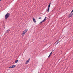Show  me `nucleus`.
<instances>
[{
    "label": "nucleus",
    "instance_id": "nucleus-18",
    "mask_svg": "<svg viewBox=\"0 0 73 73\" xmlns=\"http://www.w3.org/2000/svg\"><path fill=\"white\" fill-rule=\"evenodd\" d=\"M53 51H54V50H53L51 52H52V53H53Z\"/></svg>",
    "mask_w": 73,
    "mask_h": 73
},
{
    "label": "nucleus",
    "instance_id": "nucleus-11",
    "mask_svg": "<svg viewBox=\"0 0 73 73\" xmlns=\"http://www.w3.org/2000/svg\"><path fill=\"white\" fill-rule=\"evenodd\" d=\"M17 62H18V60H15V63H17Z\"/></svg>",
    "mask_w": 73,
    "mask_h": 73
},
{
    "label": "nucleus",
    "instance_id": "nucleus-6",
    "mask_svg": "<svg viewBox=\"0 0 73 73\" xmlns=\"http://www.w3.org/2000/svg\"><path fill=\"white\" fill-rule=\"evenodd\" d=\"M59 40H57L55 43V44H56V45H57L59 43Z\"/></svg>",
    "mask_w": 73,
    "mask_h": 73
},
{
    "label": "nucleus",
    "instance_id": "nucleus-4",
    "mask_svg": "<svg viewBox=\"0 0 73 73\" xmlns=\"http://www.w3.org/2000/svg\"><path fill=\"white\" fill-rule=\"evenodd\" d=\"M73 15V13H71L70 14H69V17H71Z\"/></svg>",
    "mask_w": 73,
    "mask_h": 73
},
{
    "label": "nucleus",
    "instance_id": "nucleus-1",
    "mask_svg": "<svg viewBox=\"0 0 73 73\" xmlns=\"http://www.w3.org/2000/svg\"><path fill=\"white\" fill-rule=\"evenodd\" d=\"M10 16V13H7L5 15V19H7L9 16Z\"/></svg>",
    "mask_w": 73,
    "mask_h": 73
},
{
    "label": "nucleus",
    "instance_id": "nucleus-14",
    "mask_svg": "<svg viewBox=\"0 0 73 73\" xmlns=\"http://www.w3.org/2000/svg\"><path fill=\"white\" fill-rule=\"evenodd\" d=\"M49 8H48V10H47L48 12H49Z\"/></svg>",
    "mask_w": 73,
    "mask_h": 73
},
{
    "label": "nucleus",
    "instance_id": "nucleus-13",
    "mask_svg": "<svg viewBox=\"0 0 73 73\" xmlns=\"http://www.w3.org/2000/svg\"><path fill=\"white\" fill-rule=\"evenodd\" d=\"M52 54V52H51V53L50 54V55H49L48 56V57H49L50 56V55Z\"/></svg>",
    "mask_w": 73,
    "mask_h": 73
},
{
    "label": "nucleus",
    "instance_id": "nucleus-3",
    "mask_svg": "<svg viewBox=\"0 0 73 73\" xmlns=\"http://www.w3.org/2000/svg\"><path fill=\"white\" fill-rule=\"evenodd\" d=\"M29 61H30V58H29L28 60L26 61L25 64H28V63L29 62Z\"/></svg>",
    "mask_w": 73,
    "mask_h": 73
},
{
    "label": "nucleus",
    "instance_id": "nucleus-12",
    "mask_svg": "<svg viewBox=\"0 0 73 73\" xmlns=\"http://www.w3.org/2000/svg\"><path fill=\"white\" fill-rule=\"evenodd\" d=\"M44 20H43V21H41L40 22V24H41L43 22H44Z\"/></svg>",
    "mask_w": 73,
    "mask_h": 73
},
{
    "label": "nucleus",
    "instance_id": "nucleus-2",
    "mask_svg": "<svg viewBox=\"0 0 73 73\" xmlns=\"http://www.w3.org/2000/svg\"><path fill=\"white\" fill-rule=\"evenodd\" d=\"M15 67H16V65H12L9 67V68H15Z\"/></svg>",
    "mask_w": 73,
    "mask_h": 73
},
{
    "label": "nucleus",
    "instance_id": "nucleus-16",
    "mask_svg": "<svg viewBox=\"0 0 73 73\" xmlns=\"http://www.w3.org/2000/svg\"><path fill=\"white\" fill-rule=\"evenodd\" d=\"M72 12H73V9L72 11L71 12V13H72Z\"/></svg>",
    "mask_w": 73,
    "mask_h": 73
},
{
    "label": "nucleus",
    "instance_id": "nucleus-7",
    "mask_svg": "<svg viewBox=\"0 0 73 73\" xmlns=\"http://www.w3.org/2000/svg\"><path fill=\"white\" fill-rule=\"evenodd\" d=\"M33 20L34 23H36V20L33 18Z\"/></svg>",
    "mask_w": 73,
    "mask_h": 73
},
{
    "label": "nucleus",
    "instance_id": "nucleus-17",
    "mask_svg": "<svg viewBox=\"0 0 73 73\" xmlns=\"http://www.w3.org/2000/svg\"><path fill=\"white\" fill-rule=\"evenodd\" d=\"M39 19H41V17H40L39 18Z\"/></svg>",
    "mask_w": 73,
    "mask_h": 73
},
{
    "label": "nucleus",
    "instance_id": "nucleus-19",
    "mask_svg": "<svg viewBox=\"0 0 73 73\" xmlns=\"http://www.w3.org/2000/svg\"><path fill=\"white\" fill-rule=\"evenodd\" d=\"M51 4V3H50L49 4V5H50Z\"/></svg>",
    "mask_w": 73,
    "mask_h": 73
},
{
    "label": "nucleus",
    "instance_id": "nucleus-5",
    "mask_svg": "<svg viewBox=\"0 0 73 73\" xmlns=\"http://www.w3.org/2000/svg\"><path fill=\"white\" fill-rule=\"evenodd\" d=\"M28 31V29H26L25 30L23 31V32L25 33L27 32Z\"/></svg>",
    "mask_w": 73,
    "mask_h": 73
},
{
    "label": "nucleus",
    "instance_id": "nucleus-9",
    "mask_svg": "<svg viewBox=\"0 0 73 73\" xmlns=\"http://www.w3.org/2000/svg\"><path fill=\"white\" fill-rule=\"evenodd\" d=\"M9 31H10V29H8L6 32V33H8V32H9Z\"/></svg>",
    "mask_w": 73,
    "mask_h": 73
},
{
    "label": "nucleus",
    "instance_id": "nucleus-15",
    "mask_svg": "<svg viewBox=\"0 0 73 73\" xmlns=\"http://www.w3.org/2000/svg\"><path fill=\"white\" fill-rule=\"evenodd\" d=\"M50 7V5H49L48 8H49Z\"/></svg>",
    "mask_w": 73,
    "mask_h": 73
},
{
    "label": "nucleus",
    "instance_id": "nucleus-8",
    "mask_svg": "<svg viewBox=\"0 0 73 73\" xmlns=\"http://www.w3.org/2000/svg\"><path fill=\"white\" fill-rule=\"evenodd\" d=\"M25 33L23 32L22 33V37H23V36H24V35H25Z\"/></svg>",
    "mask_w": 73,
    "mask_h": 73
},
{
    "label": "nucleus",
    "instance_id": "nucleus-20",
    "mask_svg": "<svg viewBox=\"0 0 73 73\" xmlns=\"http://www.w3.org/2000/svg\"><path fill=\"white\" fill-rule=\"evenodd\" d=\"M1 1V0H0V1Z\"/></svg>",
    "mask_w": 73,
    "mask_h": 73
},
{
    "label": "nucleus",
    "instance_id": "nucleus-10",
    "mask_svg": "<svg viewBox=\"0 0 73 73\" xmlns=\"http://www.w3.org/2000/svg\"><path fill=\"white\" fill-rule=\"evenodd\" d=\"M46 18H47V17H45L44 19L43 20V21H45L46 20Z\"/></svg>",
    "mask_w": 73,
    "mask_h": 73
}]
</instances>
